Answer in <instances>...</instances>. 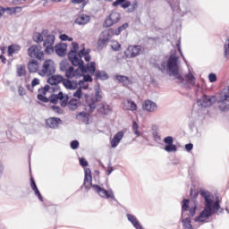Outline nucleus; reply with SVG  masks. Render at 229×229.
Listing matches in <instances>:
<instances>
[{
	"mask_svg": "<svg viewBox=\"0 0 229 229\" xmlns=\"http://www.w3.org/2000/svg\"><path fill=\"white\" fill-rule=\"evenodd\" d=\"M72 48L71 49L70 53H73L74 55H78V49H80V45L76 42L72 43Z\"/></svg>",
	"mask_w": 229,
	"mask_h": 229,
	"instance_id": "45",
	"label": "nucleus"
},
{
	"mask_svg": "<svg viewBox=\"0 0 229 229\" xmlns=\"http://www.w3.org/2000/svg\"><path fill=\"white\" fill-rule=\"evenodd\" d=\"M28 55L30 58H37V60H44V52L40 49V47L32 45L28 48Z\"/></svg>",
	"mask_w": 229,
	"mask_h": 229,
	"instance_id": "9",
	"label": "nucleus"
},
{
	"mask_svg": "<svg viewBox=\"0 0 229 229\" xmlns=\"http://www.w3.org/2000/svg\"><path fill=\"white\" fill-rule=\"evenodd\" d=\"M87 72H83L81 68L74 69L73 66H69L65 72V76L68 80H72V78H81V76Z\"/></svg>",
	"mask_w": 229,
	"mask_h": 229,
	"instance_id": "10",
	"label": "nucleus"
},
{
	"mask_svg": "<svg viewBox=\"0 0 229 229\" xmlns=\"http://www.w3.org/2000/svg\"><path fill=\"white\" fill-rule=\"evenodd\" d=\"M89 50L85 51V49H81V50H80V52L78 53L77 55L81 59L82 56L85 57L86 55H89Z\"/></svg>",
	"mask_w": 229,
	"mask_h": 229,
	"instance_id": "54",
	"label": "nucleus"
},
{
	"mask_svg": "<svg viewBox=\"0 0 229 229\" xmlns=\"http://www.w3.org/2000/svg\"><path fill=\"white\" fill-rule=\"evenodd\" d=\"M60 69H61V71H63V72H67V70L69 69V68H67V64H65V63H63V64H61V65H60Z\"/></svg>",
	"mask_w": 229,
	"mask_h": 229,
	"instance_id": "60",
	"label": "nucleus"
},
{
	"mask_svg": "<svg viewBox=\"0 0 229 229\" xmlns=\"http://www.w3.org/2000/svg\"><path fill=\"white\" fill-rule=\"evenodd\" d=\"M55 88H51V86L49 85H46L44 88H41L38 89L39 94L46 96V94H47V92H49V90L53 89Z\"/></svg>",
	"mask_w": 229,
	"mask_h": 229,
	"instance_id": "39",
	"label": "nucleus"
},
{
	"mask_svg": "<svg viewBox=\"0 0 229 229\" xmlns=\"http://www.w3.org/2000/svg\"><path fill=\"white\" fill-rule=\"evenodd\" d=\"M142 110L148 114H155L158 110V106L153 100L147 99L142 103Z\"/></svg>",
	"mask_w": 229,
	"mask_h": 229,
	"instance_id": "17",
	"label": "nucleus"
},
{
	"mask_svg": "<svg viewBox=\"0 0 229 229\" xmlns=\"http://www.w3.org/2000/svg\"><path fill=\"white\" fill-rule=\"evenodd\" d=\"M71 148H72V149H78V148H80V141L72 140L71 142Z\"/></svg>",
	"mask_w": 229,
	"mask_h": 229,
	"instance_id": "53",
	"label": "nucleus"
},
{
	"mask_svg": "<svg viewBox=\"0 0 229 229\" xmlns=\"http://www.w3.org/2000/svg\"><path fill=\"white\" fill-rule=\"evenodd\" d=\"M35 195L38 198L39 201H44V198L42 197V194L40 193V191L34 190Z\"/></svg>",
	"mask_w": 229,
	"mask_h": 229,
	"instance_id": "55",
	"label": "nucleus"
},
{
	"mask_svg": "<svg viewBox=\"0 0 229 229\" xmlns=\"http://www.w3.org/2000/svg\"><path fill=\"white\" fill-rule=\"evenodd\" d=\"M177 148H176V145L174 144H170V145H165V151H166L167 153H174L177 151Z\"/></svg>",
	"mask_w": 229,
	"mask_h": 229,
	"instance_id": "37",
	"label": "nucleus"
},
{
	"mask_svg": "<svg viewBox=\"0 0 229 229\" xmlns=\"http://www.w3.org/2000/svg\"><path fill=\"white\" fill-rule=\"evenodd\" d=\"M112 30H105L101 33L100 38L98 41V49H103L106 46V42L112 38Z\"/></svg>",
	"mask_w": 229,
	"mask_h": 229,
	"instance_id": "14",
	"label": "nucleus"
},
{
	"mask_svg": "<svg viewBox=\"0 0 229 229\" xmlns=\"http://www.w3.org/2000/svg\"><path fill=\"white\" fill-rule=\"evenodd\" d=\"M199 194L204 199V209L200 212L199 216L195 217L194 221L196 223H203L212 217L214 214H217L221 206L219 205V200L214 202V196L208 191H200Z\"/></svg>",
	"mask_w": 229,
	"mask_h": 229,
	"instance_id": "1",
	"label": "nucleus"
},
{
	"mask_svg": "<svg viewBox=\"0 0 229 229\" xmlns=\"http://www.w3.org/2000/svg\"><path fill=\"white\" fill-rule=\"evenodd\" d=\"M115 80H117L119 83H123V87H128V85L131 83V81H130V78L124 75H116Z\"/></svg>",
	"mask_w": 229,
	"mask_h": 229,
	"instance_id": "30",
	"label": "nucleus"
},
{
	"mask_svg": "<svg viewBox=\"0 0 229 229\" xmlns=\"http://www.w3.org/2000/svg\"><path fill=\"white\" fill-rule=\"evenodd\" d=\"M63 81L64 77L62 75H51L47 80L49 85H58V83H62Z\"/></svg>",
	"mask_w": 229,
	"mask_h": 229,
	"instance_id": "27",
	"label": "nucleus"
},
{
	"mask_svg": "<svg viewBox=\"0 0 229 229\" xmlns=\"http://www.w3.org/2000/svg\"><path fill=\"white\" fill-rule=\"evenodd\" d=\"M62 123V119L58 117H50L47 119V125L49 128L56 129L58 126H60V123Z\"/></svg>",
	"mask_w": 229,
	"mask_h": 229,
	"instance_id": "22",
	"label": "nucleus"
},
{
	"mask_svg": "<svg viewBox=\"0 0 229 229\" xmlns=\"http://www.w3.org/2000/svg\"><path fill=\"white\" fill-rule=\"evenodd\" d=\"M125 110H130L131 112H137V104L133 100H127L123 103Z\"/></svg>",
	"mask_w": 229,
	"mask_h": 229,
	"instance_id": "29",
	"label": "nucleus"
},
{
	"mask_svg": "<svg viewBox=\"0 0 229 229\" xmlns=\"http://www.w3.org/2000/svg\"><path fill=\"white\" fill-rule=\"evenodd\" d=\"M54 51H55L58 56H65V51H67V45L65 44L55 45Z\"/></svg>",
	"mask_w": 229,
	"mask_h": 229,
	"instance_id": "26",
	"label": "nucleus"
},
{
	"mask_svg": "<svg viewBox=\"0 0 229 229\" xmlns=\"http://www.w3.org/2000/svg\"><path fill=\"white\" fill-rule=\"evenodd\" d=\"M208 81L210 83H216V81H217V75H216V73H209Z\"/></svg>",
	"mask_w": 229,
	"mask_h": 229,
	"instance_id": "50",
	"label": "nucleus"
},
{
	"mask_svg": "<svg viewBox=\"0 0 229 229\" xmlns=\"http://www.w3.org/2000/svg\"><path fill=\"white\" fill-rule=\"evenodd\" d=\"M173 12L180 13V0H176L174 4L168 1Z\"/></svg>",
	"mask_w": 229,
	"mask_h": 229,
	"instance_id": "33",
	"label": "nucleus"
},
{
	"mask_svg": "<svg viewBox=\"0 0 229 229\" xmlns=\"http://www.w3.org/2000/svg\"><path fill=\"white\" fill-rule=\"evenodd\" d=\"M80 165L82 167H87V166H89V162H87L86 159L82 157L80 159Z\"/></svg>",
	"mask_w": 229,
	"mask_h": 229,
	"instance_id": "57",
	"label": "nucleus"
},
{
	"mask_svg": "<svg viewBox=\"0 0 229 229\" xmlns=\"http://www.w3.org/2000/svg\"><path fill=\"white\" fill-rule=\"evenodd\" d=\"M30 187L32 191H37L38 188L37 187V183L33 178H30Z\"/></svg>",
	"mask_w": 229,
	"mask_h": 229,
	"instance_id": "56",
	"label": "nucleus"
},
{
	"mask_svg": "<svg viewBox=\"0 0 229 229\" xmlns=\"http://www.w3.org/2000/svg\"><path fill=\"white\" fill-rule=\"evenodd\" d=\"M176 46L181 56H182L184 62L187 63V60H185V57L183 56V52H182V39H178Z\"/></svg>",
	"mask_w": 229,
	"mask_h": 229,
	"instance_id": "47",
	"label": "nucleus"
},
{
	"mask_svg": "<svg viewBox=\"0 0 229 229\" xmlns=\"http://www.w3.org/2000/svg\"><path fill=\"white\" fill-rule=\"evenodd\" d=\"M43 46L47 55H52V53H55V35H48L44 40Z\"/></svg>",
	"mask_w": 229,
	"mask_h": 229,
	"instance_id": "12",
	"label": "nucleus"
},
{
	"mask_svg": "<svg viewBox=\"0 0 229 229\" xmlns=\"http://www.w3.org/2000/svg\"><path fill=\"white\" fill-rule=\"evenodd\" d=\"M51 110H53V112H55V114H64V110H62V108H60V106H52Z\"/></svg>",
	"mask_w": 229,
	"mask_h": 229,
	"instance_id": "51",
	"label": "nucleus"
},
{
	"mask_svg": "<svg viewBox=\"0 0 229 229\" xmlns=\"http://www.w3.org/2000/svg\"><path fill=\"white\" fill-rule=\"evenodd\" d=\"M28 70L30 72H39L40 71V64H38V61L36 59L30 60L28 64Z\"/></svg>",
	"mask_w": 229,
	"mask_h": 229,
	"instance_id": "20",
	"label": "nucleus"
},
{
	"mask_svg": "<svg viewBox=\"0 0 229 229\" xmlns=\"http://www.w3.org/2000/svg\"><path fill=\"white\" fill-rule=\"evenodd\" d=\"M224 57L225 60H229V38L225 40L224 44Z\"/></svg>",
	"mask_w": 229,
	"mask_h": 229,
	"instance_id": "34",
	"label": "nucleus"
},
{
	"mask_svg": "<svg viewBox=\"0 0 229 229\" xmlns=\"http://www.w3.org/2000/svg\"><path fill=\"white\" fill-rule=\"evenodd\" d=\"M192 148H194V145L192 143H189L185 145L186 151H192Z\"/></svg>",
	"mask_w": 229,
	"mask_h": 229,
	"instance_id": "62",
	"label": "nucleus"
},
{
	"mask_svg": "<svg viewBox=\"0 0 229 229\" xmlns=\"http://www.w3.org/2000/svg\"><path fill=\"white\" fill-rule=\"evenodd\" d=\"M198 208V205H194L189 209V217L182 219V223L185 229H194L192 224H191V217H194L196 216V210Z\"/></svg>",
	"mask_w": 229,
	"mask_h": 229,
	"instance_id": "13",
	"label": "nucleus"
},
{
	"mask_svg": "<svg viewBox=\"0 0 229 229\" xmlns=\"http://www.w3.org/2000/svg\"><path fill=\"white\" fill-rule=\"evenodd\" d=\"M133 133L136 135V137H140V135H142V133H140V131H139V123H137V122L133 121L132 122V128H131Z\"/></svg>",
	"mask_w": 229,
	"mask_h": 229,
	"instance_id": "36",
	"label": "nucleus"
},
{
	"mask_svg": "<svg viewBox=\"0 0 229 229\" xmlns=\"http://www.w3.org/2000/svg\"><path fill=\"white\" fill-rule=\"evenodd\" d=\"M37 85H40V80L34 78L31 81V87H37Z\"/></svg>",
	"mask_w": 229,
	"mask_h": 229,
	"instance_id": "59",
	"label": "nucleus"
},
{
	"mask_svg": "<svg viewBox=\"0 0 229 229\" xmlns=\"http://www.w3.org/2000/svg\"><path fill=\"white\" fill-rule=\"evenodd\" d=\"M81 105V102H80V99H76V98L71 99L67 104L69 110H72V111L78 110Z\"/></svg>",
	"mask_w": 229,
	"mask_h": 229,
	"instance_id": "28",
	"label": "nucleus"
},
{
	"mask_svg": "<svg viewBox=\"0 0 229 229\" xmlns=\"http://www.w3.org/2000/svg\"><path fill=\"white\" fill-rule=\"evenodd\" d=\"M187 210H189V199H184L182 206V217H183V212H187Z\"/></svg>",
	"mask_w": 229,
	"mask_h": 229,
	"instance_id": "38",
	"label": "nucleus"
},
{
	"mask_svg": "<svg viewBox=\"0 0 229 229\" xmlns=\"http://www.w3.org/2000/svg\"><path fill=\"white\" fill-rule=\"evenodd\" d=\"M33 40L34 42H43L44 41V37L42 36V34L37 32L34 34L33 36Z\"/></svg>",
	"mask_w": 229,
	"mask_h": 229,
	"instance_id": "42",
	"label": "nucleus"
},
{
	"mask_svg": "<svg viewBox=\"0 0 229 229\" xmlns=\"http://www.w3.org/2000/svg\"><path fill=\"white\" fill-rule=\"evenodd\" d=\"M38 99L39 101H42L43 103H51V100L49 99V98H47V97H46L45 95L42 94H38Z\"/></svg>",
	"mask_w": 229,
	"mask_h": 229,
	"instance_id": "44",
	"label": "nucleus"
},
{
	"mask_svg": "<svg viewBox=\"0 0 229 229\" xmlns=\"http://www.w3.org/2000/svg\"><path fill=\"white\" fill-rule=\"evenodd\" d=\"M126 217H127L129 223H131L134 228L144 229V227L142 226V225L140 224L139 219H137V216H135V215L127 214Z\"/></svg>",
	"mask_w": 229,
	"mask_h": 229,
	"instance_id": "19",
	"label": "nucleus"
},
{
	"mask_svg": "<svg viewBox=\"0 0 229 229\" xmlns=\"http://www.w3.org/2000/svg\"><path fill=\"white\" fill-rule=\"evenodd\" d=\"M56 72V65L55 64V61L51 59H47L44 61L42 67L40 68L38 74L39 76H53Z\"/></svg>",
	"mask_w": 229,
	"mask_h": 229,
	"instance_id": "5",
	"label": "nucleus"
},
{
	"mask_svg": "<svg viewBox=\"0 0 229 229\" xmlns=\"http://www.w3.org/2000/svg\"><path fill=\"white\" fill-rule=\"evenodd\" d=\"M86 110H88L89 113L87 112H80L76 114V119L77 121H81V123H85V124H89V119L90 117V109L87 107L86 105Z\"/></svg>",
	"mask_w": 229,
	"mask_h": 229,
	"instance_id": "18",
	"label": "nucleus"
},
{
	"mask_svg": "<svg viewBox=\"0 0 229 229\" xmlns=\"http://www.w3.org/2000/svg\"><path fill=\"white\" fill-rule=\"evenodd\" d=\"M185 78L189 85H191V87H194V85H196V77H194V75L191 72L187 74Z\"/></svg>",
	"mask_w": 229,
	"mask_h": 229,
	"instance_id": "35",
	"label": "nucleus"
},
{
	"mask_svg": "<svg viewBox=\"0 0 229 229\" xmlns=\"http://www.w3.org/2000/svg\"><path fill=\"white\" fill-rule=\"evenodd\" d=\"M112 6H114V8L121 6V8L126 10V8H130V6H131V3L126 0H116L112 4Z\"/></svg>",
	"mask_w": 229,
	"mask_h": 229,
	"instance_id": "25",
	"label": "nucleus"
},
{
	"mask_svg": "<svg viewBox=\"0 0 229 229\" xmlns=\"http://www.w3.org/2000/svg\"><path fill=\"white\" fill-rule=\"evenodd\" d=\"M83 81H85V82H87V81H90V82H92V76H90V75H84L83 76Z\"/></svg>",
	"mask_w": 229,
	"mask_h": 229,
	"instance_id": "61",
	"label": "nucleus"
},
{
	"mask_svg": "<svg viewBox=\"0 0 229 229\" xmlns=\"http://www.w3.org/2000/svg\"><path fill=\"white\" fill-rule=\"evenodd\" d=\"M100 112L101 114H104V115H106V114L110 112V106L106 104H103L102 106L100 107Z\"/></svg>",
	"mask_w": 229,
	"mask_h": 229,
	"instance_id": "41",
	"label": "nucleus"
},
{
	"mask_svg": "<svg viewBox=\"0 0 229 229\" xmlns=\"http://www.w3.org/2000/svg\"><path fill=\"white\" fill-rule=\"evenodd\" d=\"M152 137H153V140H155V142H157L158 144H160L162 142V137H160L158 135L157 131H154L152 133Z\"/></svg>",
	"mask_w": 229,
	"mask_h": 229,
	"instance_id": "46",
	"label": "nucleus"
},
{
	"mask_svg": "<svg viewBox=\"0 0 229 229\" xmlns=\"http://www.w3.org/2000/svg\"><path fill=\"white\" fill-rule=\"evenodd\" d=\"M4 10L9 13V15H13V13H15L14 7H7V8H4Z\"/></svg>",
	"mask_w": 229,
	"mask_h": 229,
	"instance_id": "58",
	"label": "nucleus"
},
{
	"mask_svg": "<svg viewBox=\"0 0 229 229\" xmlns=\"http://www.w3.org/2000/svg\"><path fill=\"white\" fill-rule=\"evenodd\" d=\"M128 23H123L114 31V35H121V33H123V31H124V30L128 28Z\"/></svg>",
	"mask_w": 229,
	"mask_h": 229,
	"instance_id": "40",
	"label": "nucleus"
},
{
	"mask_svg": "<svg viewBox=\"0 0 229 229\" xmlns=\"http://www.w3.org/2000/svg\"><path fill=\"white\" fill-rule=\"evenodd\" d=\"M96 80H108V74L105 71H97L95 74Z\"/></svg>",
	"mask_w": 229,
	"mask_h": 229,
	"instance_id": "31",
	"label": "nucleus"
},
{
	"mask_svg": "<svg viewBox=\"0 0 229 229\" xmlns=\"http://www.w3.org/2000/svg\"><path fill=\"white\" fill-rule=\"evenodd\" d=\"M121 21V14L117 12H112L110 15L106 19L104 25L106 28H110L114 24H117Z\"/></svg>",
	"mask_w": 229,
	"mask_h": 229,
	"instance_id": "15",
	"label": "nucleus"
},
{
	"mask_svg": "<svg viewBox=\"0 0 229 229\" xmlns=\"http://www.w3.org/2000/svg\"><path fill=\"white\" fill-rule=\"evenodd\" d=\"M110 47L113 49V51H119L121 49V44L117 41H112Z\"/></svg>",
	"mask_w": 229,
	"mask_h": 229,
	"instance_id": "43",
	"label": "nucleus"
},
{
	"mask_svg": "<svg viewBox=\"0 0 229 229\" xmlns=\"http://www.w3.org/2000/svg\"><path fill=\"white\" fill-rule=\"evenodd\" d=\"M49 99L52 105H58V101H60L62 108H65L69 103V95L64 94V92L60 91L58 94H52L49 97Z\"/></svg>",
	"mask_w": 229,
	"mask_h": 229,
	"instance_id": "8",
	"label": "nucleus"
},
{
	"mask_svg": "<svg viewBox=\"0 0 229 229\" xmlns=\"http://www.w3.org/2000/svg\"><path fill=\"white\" fill-rule=\"evenodd\" d=\"M95 90H96L95 97L94 96L86 97L87 108H89L90 114H92V112L96 110V104L99 103V101H101V99L103 98V97L101 96V88L97 87Z\"/></svg>",
	"mask_w": 229,
	"mask_h": 229,
	"instance_id": "6",
	"label": "nucleus"
},
{
	"mask_svg": "<svg viewBox=\"0 0 229 229\" xmlns=\"http://www.w3.org/2000/svg\"><path fill=\"white\" fill-rule=\"evenodd\" d=\"M88 22H90V16L87 14H81L75 20V24H79V26H85V24H88Z\"/></svg>",
	"mask_w": 229,
	"mask_h": 229,
	"instance_id": "23",
	"label": "nucleus"
},
{
	"mask_svg": "<svg viewBox=\"0 0 229 229\" xmlns=\"http://www.w3.org/2000/svg\"><path fill=\"white\" fill-rule=\"evenodd\" d=\"M77 84L80 85V89H83L84 90H88L89 89V83L85 82L84 81L81 80Z\"/></svg>",
	"mask_w": 229,
	"mask_h": 229,
	"instance_id": "48",
	"label": "nucleus"
},
{
	"mask_svg": "<svg viewBox=\"0 0 229 229\" xmlns=\"http://www.w3.org/2000/svg\"><path fill=\"white\" fill-rule=\"evenodd\" d=\"M142 53H144V47L130 46L125 52V55L127 58H135V56H139Z\"/></svg>",
	"mask_w": 229,
	"mask_h": 229,
	"instance_id": "11",
	"label": "nucleus"
},
{
	"mask_svg": "<svg viewBox=\"0 0 229 229\" xmlns=\"http://www.w3.org/2000/svg\"><path fill=\"white\" fill-rule=\"evenodd\" d=\"M83 185L87 191H89L90 187H92L93 191H95L97 194L100 196V198H103L104 199H113V201H116L117 203V199H115V195L114 194V191H112V189L106 190L98 184H92V174L90 168L85 169Z\"/></svg>",
	"mask_w": 229,
	"mask_h": 229,
	"instance_id": "3",
	"label": "nucleus"
},
{
	"mask_svg": "<svg viewBox=\"0 0 229 229\" xmlns=\"http://www.w3.org/2000/svg\"><path fill=\"white\" fill-rule=\"evenodd\" d=\"M81 96H83V91H81V88H79L73 93V98H78V99H81Z\"/></svg>",
	"mask_w": 229,
	"mask_h": 229,
	"instance_id": "49",
	"label": "nucleus"
},
{
	"mask_svg": "<svg viewBox=\"0 0 229 229\" xmlns=\"http://www.w3.org/2000/svg\"><path fill=\"white\" fill-rule=\"evenodd\" d=\"M68 59L70 60L73 67H78L79 69H81L82 72H89V74H90L91 76H94V74H96V63L91 62L90 64L85 65L83 61L81 60V57L78 56V54L74 55V52H69Z\"/></svg>",
	"mask_w": 229,
	"mask_h": 229,
	"instance_id": "4",
	"label": "nucleus"
},
{
	"mask_svg": "<svg viewBox=\"0 0 229 229\" xmlns=\"http://www.w3.org/2000/svg\"><path fill=\"white\" fill-rule=\"evenodd\" d=\"M59 38L63 41V42H66V40L69 38V36L67 34H62Z\"/></svg>",
	"mask_w": 229,
	"mask_h": 229,
	"instance_id": "64",
	"label": "nucleus"
},
{
	"mask_svg": "<svg viewBox=\"0 0 229 229\" xmlns=\"http://www.w3.org/2000/svg\"><path fill=\"white\" fill-rule=\"evenodd\" d=\"M16 72L17 76H19V78H21V76H24L26 74V66L22 64H18L16 66Z\"/></svg>",
	"mask_w": 229,
	"mask_h": 229,
	"instance_id": "32",
	"label": "nucleus"
},
{
	"mask_svg": "<svg viewBox=\"0 0 229 229\" xmlns=\"http://www.w3.org/2000/svg\"><path fill=\"white\" fill-rule=\"evenodd\" d=\"M218 108L221 112H228L229 110V86L225 88L221 94L220 98L217 101Z\"/></svg>",
	"mask_w": 229,
	"mask_h": 229,
	"instance_id": "7",
	"label": "nucleus"
},
{
	"mask_svg": "<svg viewBox=\"0 0 229 229\" xmlns=\"http://www.w3.org/2000/svg\"><path fill=\"white\" fill-rule=\"evenodd\" d=\"M15 53V48L13 47V46H9L8 47V54L10 55H13Z\"/></svg>",
	"mask_w": 229,
	"mask_h": 229,
	"instance_id": "63",
	"label": "nucleus"
},
{
	"mask_svg": "<svg viewBox=\"0 0 229 229\" xmlns=\"http://www.w3.org/2000/svg\"><path fill=\"white\" fill-rule=\"evenodd\" d=\"M123 137H124V132L123 131H118L110 141L111 148L119 146L121 140H123Z\"/></svg>",
	"mask_w": 229,
	"mask_h": 229,
	"instance_id": "21",
	"label": "nucleus"
},
{
	"mask_svg": "<svg viewBox=\"0 0 229 229\" xmlns=\"http://www.w3.org/2000/svg\"><path fill=\"white\" fill-rule=\"evenodd\" d=\"M155 67L163 74L166 72L168 76L174 78L177 83H183V76L180 74V63L178 62L176 55H171L168 60L165 59L160 64H156Z\"/></svg>",
	"mask_w": 229,
	"mask_h": 229,
	"instance_id": "2",
	"label": "nucleus"
},
{
	"mask_svg": "<svg viewBox=\"0 0 229 229\" xmlns=\"http://www.w3.org/2000/svg\"><path fill=\"white\" fill-rule=\"evenodd\" d=\"M62 83L68 90H76L78 89V82L71 81L69 79H63Z\"/></svg>",
	"mask_w": 229,
	"mask_h": 229,
	"instance_id": "24",
	"label": "nucleus"
},
{
	"mask_svg": "<svg viewBox=\"0 0 229 229\" xmlns=\"http://www.w3.org/2000/svg\"><path fill=\"white\" fill-rule=\"evenodd\" d=\"M164 142H165V144H166V146H167V145L173 144V142H174V140L173 139L172 136H168V137H165V138L164 139Z\"/></svg>",
	"mask_w": 229,
	"mask_h": 229,
	"instance_id": "52",
	"label": "nucleus"
},
{
	"mask_svg": "<svg viewBox=\"0 0 229 229\" xmlns=\"http://www.w3.org/2000/svg\"><path fill=\"white\" fill-rule=\"evenodd\" d=\"M216 103V97H210L204 95L201 98L197 101V105L199 106H202L203 108H208V106H212Z\"/></svg>",
	"mask_w": 229,
	"mask_h": 229,
	"instance_id": "16",
	"label": "nucleus"
}]
</instances>
